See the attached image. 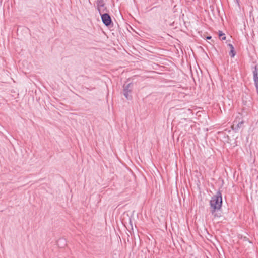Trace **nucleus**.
Returning <instances> with one entry per match:
<instances>
[{"mask_svg": "<svg viewBox=\"0 0 258 258\" xmlns=\"http://www.w3.org/2000/svg\"><path fill=\"white\" fill-rule=\"evenodd\" d=\"M222 204V194L218 191L214 195L210 201V205L211 208V212L213 213L221 209Z\"/></svg>", "mask_w": 258, "mask_h": 258, "instance_id": "f257e3e1", "label": "nucleus"}, {"mask_svg": "<svg viewBox=\"0 0 258 258\" xmlns=\"http://www.w3.org/2000/svg\"><path fill=\"white\" fill-rule=\"evenodd\" d=\"M96 4L97 10L100 14H101L102 12L107 11L106 7H105V3L104 0H96Z\"/></svg>", "mask_w": 258, "mask_h": 258, "instance_id": "7ed1b4c3", "label": "nucleus"}, {"mask_svg": "<svg viewBox=\"0 0 258 258\" xmlns=\"http://www.w3.org/2000/svg\"><path fill=\"white\" fill-rule=\"evenodd\" d=\"M219 37L222 40H225L226 39L225 34L223 33L221 31H219Z\"/></svg>", "mask_w": 258, "mask_h": 258, "instance_id": "6e6552de", "label": "nucleus"}, {"mask_svg": "<svg viewBox=\"0 0 258 258\" xmlns=\"http://www.w3.org/2000/svg\"><path fill=\"white\" fill-rule=\"evenodd\" d=\"M236 1H237V3H238V0H236Z\"/></svg>", "mask_w": 258, "mask_h": 258, "instance_id": "4468645a", "label": "nucleus"}, {"mask_svg": "<svg viewBox=\"0 0 258 258\" xmlns=\"http://www.w3.org/2000/svg\"><path fill=\"white\" fill-rule=\"evenodd\" d=\"M206 39H208V40H209V39H211V36H207V37H206Z\"/></svg>", "mask_w": 258, "mask_h": 258, "instance_id": "9b49d317", "label": "nucleus"}, {"mask_svg": "<svg viewBox=\"0 0 258 258\" xmlns=\"http://www.w3.org/2000/svg\"><path fill=\"white\" fill-rule=\"evenodd\" d=\"M121 223L123 226H125L129 224L130 226H133V223L132 221L131 218L129 217L127 215H126V217L124 216L123 218L121 219Z\"/></svg>", "mask_w": 258, "mask_h": 258, "instance_id": "423d86ee", "label": "nucleus"}, {"mask_svg": "<svg viewBox=\"0 0 258 258\" xmlns=\"http://www.w3.org/2000/svg\"><path fill=\"white\" fill-rule=\"evenodd\" d=\"M253 81L254 83V85L256 88V92L258 94V72H257V67H255L254 70L253 71Z\"/></svg>", "mask_w": 258, "mask_h": 258, "instance_id": "39448f33", "label": "nucleus"}, {"mask_svg": "<svg viewBox=\"0 0 258 258\" xmlns=\"http://www.w3.org/2000/svg\"><path fill=\"white\" fill-rule=\"evenodd\" d=\"M101 18L103 23L106 26H109L112 23L111 17L107 13L101 14Z\"/></svg>", "mask_w": 258, "mask_h": 258, "instance_id": "20e7f679", "label": "nucleus"}, {"mask_svg": "<svg viewBox=\"0 0 258 258\" xmlns=\"http://www.w3.org/2000/svg\"><path fill=\"white\" fill-rule=\"evenodd\" d=\"M129 228H131V229L133 230V226H131V227H128Z\"/></svg>", "mask_w": 258, "mask_h": 258, "instance_id": "f8f14e48", "label": "nucleus"}, {"mask_svg": "<svg viewBox=\"0 0 258 258\" xmlns=\"http://www.w3.org/2000/svg\"><path fill=\"white\" fill-rule=\"evenodd\" d=\"M124 227L126 228L128 230H129V229L127 228L126 226H125Z\"/></svg>", "mask_w": 258, "mask_h": 258, "instance_id": "ddd939ff", "label": "nucleus"}, {"mask_svg": "<svg viewBox=\"0 0 258 258\" xmlns=\"http://www.w3.org/2000/svg\"><path fill=\"white\" fill-rule=\"evenodd\" d=\"M243 121H241L240 122H239L238 123L236 121H234L232 126V128L235 132H237L238 131L239 129H240L242 125L243 124Z\"/></svg>", "mask_w": 258, "mask_h": 258, "instance_id": "0eeeda50", "label": "nucleus"}, {"mask_svg": "<svg viewBox=\"0 0 258 258\" xmlns=\"http://www.w3.org/2000/svg\"><path fill=\"white\" fill-rule=\"evenodd\" d=\"M133 88V83H130L123 85V95L127 100H131L132 98V96L130 94L132 91Z\"/></svg>", "mask_w": 258, "mask_h": 258, "instance_id": "f03ea898", "label": "nucleus"}, {"mask_svg": "<svg viewBox=\"0 0 258 258\" xmlns=\"http://www.w3.org/2000/svg\"><path fill=\"white\" fill-rule=\"evenodd\" d=\"M235 52L234 49H231L229 52V55L231 57H234L235 55Z\"/></svg>", "mask_w": 258, "mask_h": 258, "instance_id": "1a4fd4ad", "label": "nucleus"}, {"mask_svg": "<svg viewBox=\"0 0 258 258\" xmlns=\"http://www.w3.org/2000/svg\"><path fill=\"white\" fill-rule=\"evenodd\" d=\"M228 46L230 47L231 49H234L233 46L232 44H229Z\"/></svg>", "mask_w": 258, "mask_h": 258, "instance_id": "9d476101", "label": "nucleus"}]
</instances>
